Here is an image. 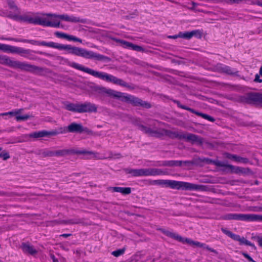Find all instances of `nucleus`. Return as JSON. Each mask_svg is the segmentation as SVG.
I'll return each instance as SVG.
<instances>
[{"mask_svg":"<svg viewBox=\"0 0 262 262\" xmlns=\"http://www.w3.org/2000/svg\"><path fill=\"white\" fill-rule=\"evenodd\" d=\"M137 126L139 129L150 137L160 138L164 135L163 132H164L172 139H178L179 140L185 139L187 142H190L192 144L196 143L199 145H203L204 142L203 138L191 133H184L181 132H172L167 130L160 131L157 129H153L141 124H138Z\"/></svg>","mask_w":262,"mask_h":262,"instance_id":"nucleus-1","label":"nucleus"},{"mask_svg":"<svg viewBox=\"0 0 262 262\" xmlns=\"http://www.w3.org/2000/svg\"><path fill=\"white\" fill-rule=\"evenodd\" d=\"M69 65L71 67L89 74L95 77L98 78L105 81L112 82L114 84H118L123 87L129 89L131 88V87L127 82H125L122 79L118 78L117 77L112 75H110L104 72L96 71L92 69L85 67L81 64L74 62L69 63Z\"/></svg>","mask_w":262,"mask_h":262,"instance_id":"nucleus-2","label":"nucleus"},{"mask_svg":"<svg viewBox=\"0 0 262 262\" xmlns=\"http://www.w3.org/2000/svg\"><path fill=\"white\" fill-rule=\"evenodd\" d=\"M151 185H157L162 187H169L172 189L185 190H200L201 185L194 184L188 182L177 181L171 180H152L150 183Z\"/></svg>","mask_w":262,"mask_h":262,"instance_id":"nucleus-3","label":"nucleus"},{"mask_svg":"<svg viewBox=\"0 0 262 262\" xmlns=\"http://www.w3.org/2000/svg\"><path fill=\"white\" fill-rule=\"evenodd\" d=\"M68 52L69 54H73L76 56H81L86 59H94L98 61H103L109 62L111 61V58L92 51H88L85 49L72 47L69 45Z\"/></svg>","mask_w":262,"mask_h":262,"instance_id":"nucleus-4","label":"nucleus"},{"mask_svg":"<svg viewBox=\"0 0 262 262\" xmlns=\"http://www.w3.org/2000/svg\"><path fill=\"white\" fill-rule=\"evenodd\" d=\"M13 68H17L21 71L28 72L39 75H42L44 73L49 72V70L47 68L38 67L28 63L26 62H21L17 60H14Z\"/></svg>","mask_w":262,"mask_h":262,"instance_id":"nucleus-5","label":"nucleus"},{"mask_svg":"<svg viewBox=\"0 0 262 262\" xmlns=\"http://www.w3.org/2000/svg\"><path fill=\"white\" fill-rule=\"evenodd\" d=\"M124 171L126 173L130 174L133 177L155 176L165 174L166 173L162 169L155 168L141 169L125 168Z\"/></svg>","mask_w":262,"mask_h":262,"instance_id":"nucleus-6","label":"nucleus"},{"mask_svg":"<svg viewBox=\"0 0 262 262\" xmlns=\"http://www.w3.org/2000/svg\"><path fill=\"white\" fill-rule=\"evenodd\" d=\"M5 39L8 40H12L16 42H22L26 43H30L36 46H43L50 48L57 49L60 50H67L68 51L69 45H62L58 43H56L54 42H46L45 41H39L35 40H30V39H19L15 38H6Z\"/></svg>","mask_w":262,"mask_h":262,"instance_id":"nucleus-7","label":"nucleus"},{"mask_svg":"<svg viewBox=\"0 0 262 262\" xmlns=\"http://www.w3.org/2000/svg\"><path fill=\"white\" fill-rule=\"evenodd\" d=\"M71 154L82 155L86 159L98 158V152L86 149H63L55 151V157H64Z\"/></svg>","mask_w":262,"mask_h":262,"instance_id":"nucleus-8","label":"nucleus"},{"mask_svg":"<svg viewBox=\"0 0 262 262\" xmlns=\"http://www.w3.org/2000/svg\"><path fill=\"white\" fill-rule=\"evenodd\" d=\"M225 220L262 221V215L255 214L228 213L222 217Z\"/></svg>","mask_w":262,"mask_h":262,"instance_id":"nucleus-9","label":"nucleus"},{"mask_svg":"<svg viewBox=\"0 0 262 262\" xmlns=\"http://www.w3.org/2000/svg\"><path fill=\"white\" fill-rule=\"evenodd\" d=\"M118 99L120 101L130 103L135 106H142L144 108H149L151 105L149 103L143 101L142 99L130 95H127L121 92Z\"/></svg>","mask_w":262,"mask_h":262,"instance_id":"nucleus-10","label":"nucleus"},{"mask_svg":"<svg viewBox=\"0 0 262 262\" xmlns=\"http://www.w3.org/2000/svg\"><path fill=\"white\" fill-rule=\"evenodd\" d=\"M31 14V12H29L24 14L23 15H19V14H13L11 12H9L7 15V17L16 21L40 25L41 18L39 17H35L34 18L32 17Z\"/></svg>","mask_w":262,"mask_h":262,"instance_id":"nucleus-11","label":"nucleus"},{"mask_svg":"<svg viewBox=\"0 0 262 262\" xmlns=\"http://www.w3.org/2000/svg\"><path fill=\"white\" fill-rule=\"evenodd\" d=\"M221 231L224 234H225L226 235H227V236H228L229 237H230V238H231L233 240H234L235 241L239 242L240 245H247V246H249L252 247V248L254 250L256 249V248L255 246L254 245V244L252 243L250 241L247 240L244 237H243H243H241L239 235L233 233L230 231H229V230H228L227 229L224 228H221Z\"/></svg>","mask_w":262,"mask_h":262,"instance_id":"nucleus-12","label":"nucleus"},{"mask_svg":"<svg viewBox=\"0 0 262 262\" xmlns=\"http://www.w3.org/2000/svg\"><path fill=\"white\" fill-rule=\"evenodd\" d=\"M42 15H46L48 16H53L54 17L58 18L61 20H63L66 21L71 22V23H80L82 24H84L86 23V19L84 18H80V17H75L74 16H69L67 14H62V15H56L54 14L51 13H47V14H42Z\"/></svg>","mask_w":262,"mask_h":262,"instance_id":"nucleus-13","label":"nucleus"},{"mask_svg":"<svg viewBox=\"0 0 262 262\" xmlns=\"http://www.w3.org/2000/svg\"><path fill=\"white\" fill-rule=\"evenodd\" d=\"M33 53H37L40 54H42V52H35L30 49H25L18 47H15L14 52V53L18 54L22 57L30 60H35L37 59V57L33 54Z\"/></svg>","mask_w":262,"mask_h":262,"instance_id":"nucleus-14","label":"nucleus"},{"mask_svg":"<svg viewBox=\"0 0 262 262\" xmlns=\"http://www.w3.org/2000/svg\"><path fill=\"white\" fill-rule=\"evenodd\" d=\"M173 102L177 105L178 107H179L181 108L188 111L190 112L191 113H193V114L196 115L197 116H200V117H202L203 118L206 119L208 121H210L211 122H214L215 121L214 118L213 117H212V116H209L206 114H204V113L198 112L194 109H192V108L189 107L187 106L183 105L180 103V102L179 101H178L177 100H173Z\"/></svg>","mask_w":262,"mask_h":262,"instance_id":"nucleus-15","label":"nucleus"},{"mask_svg":"<svg viewBox=\"0 0 262 262\" xmlns=\"http://www.w3.org/2000/svg\"><path fill=\"white\" fill-rule=\"evenodd\" d=\"M68 129L70 133L81 134L82 133H86L90 134L92 131L87 127H83L81 123L76 122H72L68 126Z\"/></svg>","mask_w":262,"mask_h":262,"instance_id":"nucleus-16","label":"nucleus"},{"mask_svg":"<svg viewBox=\"0 0 262 262\" xmlns=\"http://www.w3.org/2000/svg\"><path fill=\"white\" fill-rule=\"evenodd\" d=\"M95 91L100 94L104 95L106 94L108 96L118 99L120 97V95H121V92L116 91L115 90L107 89L103 86H96Z\"/></svg>","mask_w":262,"mask_h":262,"instance_id":"nucleus-17","label":"nucleus"},{"mask_svg":"<svg viewBox=\"0 0 262 262\" xmlns=\"http://www.w3.org/2000/svg\"><path fill=\"white\" fill-rule=\"evenodd\" d=\"M214 69L215 71L217 72L225 73L230 75H237L238 72L236 69H232L229 66L222 63H217L214 67Z\"/></svg>","mask_w":262,"mask_h":262,"instance_id":"nucleus-18","label":"nucleus"},{"mask_svg":"<svg viewBox=\"0 0 262 262\" xmlns=\"http://www.w3.org/2000/svg\"><path fill=\"white\" fill-rule=\"evenodd\" d=\"M97 111V106L94 103L85 102L79 104V113H96Z\"/></svg>","mask_w":262,"mask_h":262,"instance_id":"nucleus-19","label":"nucleus"},{"mask_svg":"<svg viewBox=\"0 0 262 262\" xmlns=\"http://www.w3.org/2000/svg\"><path fill=\"white\" fill-rule=\"evenodd\" d=\"M246 102L248 103L262 104V93H249L245 98Z\"/></svg>","mask_w":262,"mask_h":262,"instance_id":"nucleus-20","label":"nucleus"},{"mask_svg":"<svg viewBox=\"0 0 262 262\" xmlns=\"http://www.w3.org/2000/svg\"><path fill=\"white\" fill-rule=\"evenodd\" d=\"M165 234L167 236L172 238L181 243H187L191 246L193 245L194 241H192L190 238H184L176 233L171 232L170 231H166L165 232Z\"/></svg>","mask_w":262,"mask_h":262,"instance_id":"nucleus-21","label":"nucleus"},{"mask_svg":"<svg viewBox=\"0 0 262 262\" xmlns=\"http://www.w3.org/2000/svg\"><path fill=\"white\" fill-rule=\"evenodd\" d=\"M212 163L214 165H215L216 166L221 167H225L231 170V171L232 172H234L235 173H240V170L241 169V167H240L234 166L233 165L226 163L224 162L218 160L213 161Z\"/></svg>","mask_w":262,"mask_h":262,"instance_id":"nucleus-22","label":"nucleus"},{"mask_svg":"<svg viewBox=\"0 0 262 262\" xmlns=\"http://www.w3.org/2000/svg\"><path fill=\"white\" fill-rule=\"evenodd\" d=\"M194 36L198 37L199 38H201L202 33L198 30H193L190 32H180L178 33V36H180V38L186 39H190Z\"/></svg>","mask_w":262,"mask_h":262,"instance_id":"nucleus-23","label":"nucleus"},{"mask_svg":"<svg viewBox=\"0 0 262 262\" xmlns=\"http://www.w3.org/2000/svg\"><path fill=\"white\" fill-rule=\"evenodd\" d=\"M55 134L54 133H51V131H47L42 130L39 132H35L29 135V137L34 138H39L45 137L52 136V135Z\"/></svg>","mask_w":262,"mask_h":262,"instance_id":"nucleus-24","label":"nucleus"},{"mask_svg":"<svg viewBox=\"0 0 262 262\" xmlns=\"http://www.w3.org/2000/svg\"><path fill=\"white\" fill-rule=\"evenodd\" d=\"M192 162L189 161H180V160H169L168 161V167L182 166L183 164L185 165H189Z\"/></svg>","mask_w":262,"mask_h":262,"instance_id":"nucleus-25","label":"nucleus"},{"mask_svg":"<svg viewBox=\"0 0 262 262\" xmlns=\"http://www.w3.org/2000/svg\"><path fill=\"white\" fill-rule=\"evenodd\" d=\"M113 192H120L123 195H127L131 193L130 187H111L108 189Z\"/></svg>","mask_w":262,"mask_h":262,"instance_id":"nucleus-26","label":"nucleus"},{"mask_svg":"<svg viewBox=\"0 0 262 262\" xmlns=\"http://www.w3.org/2000/svg\"><path fill=\"white\" fill-rule=\"evenodd\" d=\"M21 248L25 253L32 255L37 253V250L34 248V247L28 244L23 243L21 245Z\"/></svg>","mask_w":262,"mask_h":262,"instance_id":"nucleus-27","label":"nucleus"},{"mask_svg":"<svg viewBox=\"0 0 262 262\" xmlns=\"http://www.w3.org/2000/svg\"><path fill=\"white\" fill-rule=\"evenodd\" d=\"M118 41L123 44L125 48L132 49L133 50L137 51H141L143 50L142 47L134 45L132 42L123 40H118Z\"/></svg>","mask_w":262,"mask_h":262,"instance_id":"nucleus-28","label":"nucleus"},{"mask_svg":"<svg viewBox=\"0 0 262 262\" xmlns=\"http://www.w3.org/2000/svg\"><path fill=\"white\" fill-rule=\"evenodd\" d=\"M14 60L11 59L10 58L7 56L1 55L0 63L2 64L7 65L10 67L13 68Z\"/></svg>","mask_w":262,"mask_h":262,"instance_id":"nucleus-29","label":"nucleus"},{"mask_svg":"<svg viewBox=\"0 0 262 262\" xmlns=\"http://www.w3.org/2000/svg\"><path fill=\"white\" fill-rule=\"evenodd\" d=\"M40 25L46 27L59 28L60 26V22L56 21L52 22L48 21L45 18H41Z\"/></svg>","mask_w":262,"mask_h":262,"instance_id":"nucleus-30","label":"nucleus"},{"mask_svg":"<svg viewBox=\"0 0 262 262\" xmlns=\"http://www.w3.org/2000/svg\"><path fill=\"white\" fill-rule=\"evenodd\" d=\"M65 108L69 111L79 113V103L68 102L65 104Z\"/></svg>","mask_w":262,"mask_h":262,"instance_id":"nucleus-31","label":"nucleus"},{"mask_svg":"<svg viewBox=\"0 0 262 262\" xmlns=\"http://www.w3.org/2000/svg\"><path fill=\"white\" fill-rule=\"evenodd\" d=\"M15 46L0 43V50L5 52L14 53Z\"/></svg>","mask_w":262,"mask_h":262,"instance_id":"nucleus-32","label":"nucleus"},{"mask_svg":"<svg viewBox=\"0 0 262 262\" xmlns=\"http://www.w3.org/2000/svg\"><path fill=\"white\" fill-rule=\"evenodd\" d=\"M8 5L9 8L14 12V14H19L20 13L19 9L13 1L9 0L8 1Z\"/></svg>","mask_w":262,"mask_h":262,"instance_id":"nucleus-33","label":"nucleus"},{"mask_svg":"<svg viewBox=\"0 0 262 262\" xmlns=\"http://www.w3.org/2000/svg\"><path fill=\"white\" fill-rule=\"evenodd\" d=\"M51 133H55V134L52 135V136H56L59 134H66L69 133L68 126L58 128L57 130H52L51 131Z\"/></svg>","mask_w":262,"mask_h":262,"instance_id":"nucleus-34","label":"nucleus"},{"mask_svg":"<svg viewBox=\"0 0 262 262\" xmlns=\"http://www.w3.org/2000/svg\"><path fill=\"white\" fill-rule=\"evenodd\" d=\"M234 161L238 163H242L244 164H247L249 162V160L247 158L242 157L239 156L235 155L234 160Z\"/></svg>","mask_w":262,"mask_h":262,"instance_id":"nucleus-35","label":"nucleus"},{"mask_svg":"<svg viewBox=\"0 0 262 262\" xmlns=\"http://www.w3.org/2000/svg\"><path fill=\"white\" fill-rule=\"evenodd\" d=\"M41 154L43 157H55V151L45 149L41 151Z\"/></svg>","mask_w":262,"mask_h":262,"instance_id":"nucleus-36","label":"nucleus"},{"mask_svg":"<svg viewBox=\"0 0 262 262\" xmlns=\"http://www.w3.org/2000/svg\"><path fill=\"white\" fill-rule=\"evenodd\" d=\"M21 110H18L15 111H11L4 113H2L1 116H7L9 115L10 117L15 116L16 117L17 115H18L20 113Z\"/></svg>","mask_w":262,"mask_h":262,"instance_id":"nucleus-37","label":"nucleus"},{"mask_svg":"<svg viewBox=\"0 0 262 262\" xmlns=\"http://www.w3.org/2000/svg\"><path fill=\"white\" fill-rule=\"evenodd\" d=\"M125 251V248H123L122 249H118L112 252V254L115 257H118L121 255H122Z\"/></svg>","mask_w":262,"mask_h":262,"instance_id":"nucleus-38","label":"nucleus"},{"mask_svg":"<svg viewBox=\"0 0 262 262\" xmlns=\"http://www.w3.org/2000/svg\"><path fill=\"white\" fill-rule=\"evenodd\" d=\"M64 223L66 224H78L81 223V221L79 219H70L67 221H63Z\"/></svg>","mask_w":262,"mask_h":262,"instance_id":"nucleus-39","label":"nucleus"},{"mask_svg":"<svg viewBox=\"0 0 262 262\" xmlns=\"http://www.w3.org/2000/svg\"><path fill=\"white\" fill-rule=\"evenodd\" d=\"M30 117H31V116H30L29 115H23V116H20V115H17L16 117V120L17 121H25V120H27V119H29Z\"/></svg>","mask_w":262,"mask_h":262,"instance_id":"nucleus-40","label":"nucleus"},{"mask_svg":"<svg viewBox=\"0 0 262 262\" xmlns=\"http://www.w3.org/2000/svg\"><path fill=\"white\" fill-rule=\"evenodd\" d=\"M10 157L9 153L5 150H4L0 153V158L3 159L4 160H7L9 159Z\"/></svg>","mask_w":262,"mask_h":262,"instance_id":"nucleus-41","label":"nucleus"},{"mask_svg":"<svg viewBox=\"0 0 262 262\" xmlns=\"http://www.w3.org/2000/svg\"><path fill=\"white\" fill-rule=\"evenodd\" d=\"M252 238L256 240V241L258 242V245L262 247V236H253Z\"/></svg>","mask_w":262,"mask_h":262,"instance_id":"nucleus-42","label":"nucleus"},{"mask_svg":"<svg viewBox=\"0 0 262 262\" xmlns=\"http://www.w3.org/2000/svg\"><path fill=\"white\" fill-rule=\"evenodd\" d=\"M168 161H159L156 165L159 166H168Z\"/></svg>","mask_w":262,"mask_h":262,"instance_id":"nucleus-43","label":"nucleus"},{"mask_svg":"<svg viewBox=\"0 0 262 262\" xmlns=\"http://www.w3.org/2000/svg\"><path fill=\"white\" fill-rule=\"evenodd\" d=\"M55 36L56 37H57L58 38H65L66 33H62V32H55Z\"/></svg>","mask_w":262,"mask_h":262,"instance_id":"nucleus-44","label":"nucleus"},{"mask_svg":"<svg viewBox=\"0 0 262 262\" xmlns=\"http://www.w3.org/2000/svg\"><path fill=\"white\" fill-rule=\"evenodd\" d=\"M199 247H203L205 246V244L201 243L200 242L197 241H194L193 245Z\"/></svg>","mask_w":262,"mask_h":262,"instance_id":"nucleus-45","label":"nucleus"},{"mask_svg":"<svg viewBox=\"0 0 262 262\" xmlns=\"http://www.w3.org/2000/svg\"><path fill=\"white\" fill-rule=\"evenodd\" d=\"M254 81L256 82H259V83L262 82V79H261L260 78L259 75L257 74L255 75V79H254Z\"/></svg>","mask_w":262,"mask_h":262,"instance_id":"nucleus-46","label":"nucleus"},{"mask_svg":"<svg viewBox=\"0 0 262 262\" xmlns=\"http://www.w3.org/2000/svg\"><path fill=\"white\" fill-rule=\"evenodd\" d=\"M226 158H227L228 159L234 160L235 155L227 153L226 154Z\"/></svg>","mask_w":262,"mask_h":262,"instance_id":"nucleus-47","label":"nucleus"},{"mask_svg":"<svg viewBox=\"0 0 262 262\" xmlns=\"http://www.w3.org/2000/svg\"><path fill=\"white\" fill-rule=\"evenodd\" d=\"M204 248L212 252L215 253V254L217 253V252H216V251L215 250H214L211 248H210L208 246H207L205 245V246H204Z\"/></svg>","mask_w":262,"mask_h":262,"instance_id":"nucleus-48","label":"nucleus"},{"mask_svg":"<svg viewBox=\"0 0 262 262\" xmlns=\"http://www.w3.org/2000/svg\"><path fill=\"white\" fill-rule=\"evenodd\" d=\"M73 41H77V42H79L80 43L82 42V40L79 38H77L75 36H73L72 37V40Z\"/></svg>","mask_w":262,"mask_h":262,"instance_id":"nucleus-49","label":"nucleus"},{"mask_svg":"<svg viewBox=\"0 0 262 262\" xmlns=\"http://www.w3.org/2000/svg\"><path fill=\"white\" fill-rule=\"evenodd\" d=\"M249 170H250V169L249 168H245L241 167V169L240 170V173H246L247 171H249Z\"/></svg>","mask_w":262,"mask_h":262,"instance_id":"nucleus-50","label":"nucleus"},{"mask_svg":"<svg viewBox=\"0 0 262 262\" xmlns=\"http://www.w3.org/2000/svg\"><path fill=\"white\" fill-rule=\"evenodd\" d=\"M114 157L116 158H119L121 157V156L120 154H117L114 155ZM113 157H114V155H113L112 153H111L110 158H113Z\"/></svg>","mask_w":262,"mask_h":262,"instance_id":"nucleus-51","label":"nucleus"},{"mask_svg":"<svg viewBox=\"0 0 262 262\" xmlns=\"http://www.w3.org/2000/svg\"><path fill=\"white\" fill-rule=\"evenodd\" d=\"M72 37H73L72 35H70L66 34L64 39H68L69 40H72Z\"/></svg>","mask_w":262,"mask_h":262,"instance_id":"nucleus-52","label":"nucleus"},{"mask_svg":"<svg viewBox=\"0 0 262 262\" xmlns=\"http://www.w3.org/2000/svg\"><path fill=\"white\" fill-rule=\"evenodd\" d=\"M168 38L171 39H176L177 38H180V36H178V34L174 35H170L168 36Z\"/></svg>","mask_w":262,"mask_h":262,"instance_id":"nucleus-53","label":"nucleus"},{"mask_svg":"<svg viewBox=\"0 0 262 262\" xmlns=\"http://www.w3.org/2000/svg\"><path fill=\"white\" fill-rule=\"evenodd\" d=\"M72 234H70V233H64V234H62L61 235H60V236H62V237H65V238H67L69 236H70Z\"/></svg>","mask_w":262,"mask_h":262,"instance_id":"nucleus-54","label":"nucleus"},{"mask_svg":"<svg viewBox=\"0 0 262 262\" xmlns=\"http://www.w3.org/2000/svg\"><path fill=\"white\" fill-rule=\"evenodd\" d=\"M51 257L53 260V262L57 259L54 255H51Z\"/></svg>","mask_w":262,"mask_h":262,"instance_id":"nucleus-55","label":"nucleus"},{"mask_svg":"<svg viewBox=\"0 0 262 262\" xmlns=\"http://www.w3.org/2000/svg\"><path fill=\"white\" fill-rule=\"evenodd\" d=\"M256 5H257L258 6L262 7V2H259V1L257 2H256Z\"/></svg>","mask_w":262,"mask_h":262,"instance_id":"nucleus-56","label":"nucleus"},{"mask_svg":"<svg viewBox=\"0 0 262 262\" xmlns=\"http://www.w3.org/2000/svg\"><path fill=\"white\" fill-rule=\"evenodd\" d=\"M259 74L262 76V67L260 68Z\"/></svg>","mask_w":262,"mask_h":262,"instance_id":"nucleus-57","label":"nucleus"},{"mask_svg":"<svg viewBox=\"0 0 262 262\" xmlns=\"http://www.w3.org/2000/svg\"><path fill=\"white\" fill-rule=\"evenodd\" d=\"M4 193L3 192L0 191V195H3Z\"/></svg>","mask_w":262,"mask_h":262,"instance_id":"nucleus-58","label":"nucleus"},{"mask_svg":"<svg viewBox=\"0 0 262 262\" xmlns=\"http://www.w3.org/2000/svg\"><path fill=\"white\" fill-rule=\"evenodd\" d=\"M255 184H258V181H255Z\"/></svg>","mask_w":262,"mask_h":262,"instance_id":"nucleus-59","label":"nucleus"},{"mask_svg":"<svg viewBox=\"0 0 262 262\" xmlns=\"http://www.w3.org/2000/svg\"><path fill=\"white\" fill-rule=\"evenodd\" d=\"M53 262H59V261H58V259H57V260H54V261H53Z\"/></svg>","mask_w":262,"mask_h":262,"instance_id":"nucleus-60","label":"nucleus"},{"mask_svg":"<svg viewBox=\"0 0 262 262\" xmlns=\"http://www.w3.org/2000/svg\"><path fill=\"white\" fill-rule=\"evenodd\" d=\"M192 5H195V3H194V2H192Z\"/></svg>","mask_w":262,"mask_h":262,"instance_id":"nucleus-61","label":"nucleus"},{"mask_svg":"<svg viewBox=\"0 0 262 262\" xmlns=\"http://www.w3.org/2000/svg\"><path fill=\"white\" fill-rule=\"evenodd\" d=\"M2 150V148L0 147V151Z\"/></svg>","mask_w":262,"mask_h":262,"instance_id":"nucleus-62","label":"nucleus"}]
</instances>
